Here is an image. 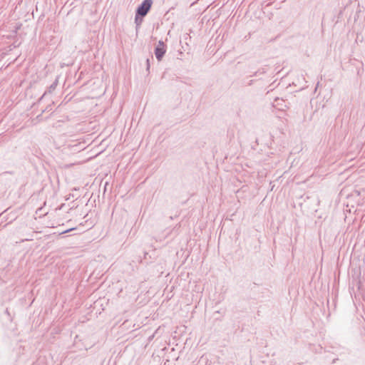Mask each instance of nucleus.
I'll return each mask as SVG.
<instances>
[{"label":"nucleus","instance_id":"f257e3e1","mask_svg":"<svg viewBox=\"0 0 365 365\" xmlns=\"http://www.w3.org/2000/svg\"><path fill=\"white\" fill-rule=\"evenodd\" d=\"M152 3V0H144L137 9V16H145L150 9Z\"/></svg>","mask_w":365,"mask_h":365},{"label":"nucleus","instance_id":"f03ea898","mask_svg":"<svg viewBox=\"0 0 365 365\" xmlns=\"http://www.w3.org/2000/svg\"><path fill=\"white\" fill-rule=\"evenodd\" d=\"M165 44L163 41H159L158 46H156L155 49V55L156 58L158 61H161L162 58L163 57L164 54L165 53Z\"/></svg>","mask_w":365,"mask_h":365},{"label":"nucleus","instance_id":"7ed1b4c3","mask_svg":"<svg viewBox=\"0 0 365 365\" xmlns=\"http://www.w3.org/2000/svg\"><path fill=\"white\" fill-rule=\"evenodd\" d=\"M58 83V78L57 77L56 80L53 81V83L49 86L48 88V92L51 93L53 92L56 88L57 87Z\"/></svg>","mask_w":365,"mask_h":365},{"label":"nucleus","instance_id":"20e7f679","mask_svg":"<svg viewBox=\"0 0 365 365\" xmlns=\"http://www.w3.org/2000/svg\"><path fill=\"white\" fill-rule=\"evenodd\" d=\"M135 22L137 24V26H139L142 22V19L138 18V16H137V14H135Z\"/></svg>","mask_w":365,"mask_h":365},{"label":"nucleus","instance_id":"39448f33","mask_svg":"<svg viewBox=\"0 0 365 365\" xmlns=\"http://www.w3.org/2000/svg\"><path fill=\"white\" fill-rule=\"evenodd\" d=\"M146 63H147V70H149V68H150V61H149V59H147Z\"/></svg>","mask_w":365,"mask_h":365},{"label":"nucleus","instance_id":"423d86ee","mask_svg":"<svg viewBox=\"0 0 365 365\" xmlns=\"http://www.w3.org/2000/svg\"><path fill=\"white\" fill-rule=\"evenodd\" d=\"M71 230H72V229H71ZM69 231H70V230H66L65 232H63V233H66V232H69Z\"/></svg>","mask_w":365,"mask_h":365}]
</instances>
